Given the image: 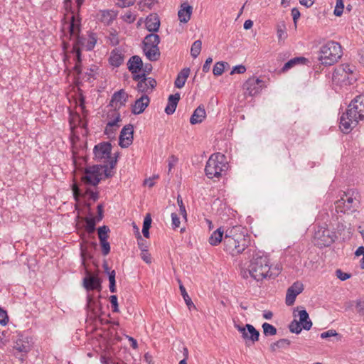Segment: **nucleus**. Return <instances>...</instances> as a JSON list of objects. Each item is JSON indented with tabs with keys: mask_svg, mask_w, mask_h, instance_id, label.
<instances>
[{
	"mask_svg": "<svg viewBox=\"0 0 364 364\" xmlns=\"http://www.w3.org/2000/svg\"><path fill=\"white\" fill-rule=\"evenodd\" d=\"M121 120V118H120V114H118L117 116L116 117V118L112 120V121H110L107 124L108 125V129H109L110 127H112V128H114L115 127H119V126L118 125V122Z\"/></svg>",
	"mask_w": 364,
	"mask_h": 364,
	"instance_id": "58",
	"label": "nucleus"
},
{
	"mask_svg": "<svg viewBox=\"0 0 364 364\" xmlns=\"http://www.w3.org/2000/svg\"><path fill=\"white\" fill-rule=\"evenodd\" d=\"M314 237L319 241V245L328 247L335 241L336 235L328 228L319 227L315 232Z\"/></svg>",
	"mask_w": 364,
	"mask_h": 364,
	"instance_id": "12",
	"label": "nucleus"
},
{
	"mask_svg": "<svg viewBox=\"0 0 364 364\" xmlns=\"http://www.w3.org/2000/svg\"><path fill=\"white\" fill-rule=\"evenodd\" d=\"M355 307L358 314L364 315V300H358Z\"/></svg>",
	"mask_w": 364,
	"mask_h": 364,
	"instance_id": "55",
	"label": "nucleus"
},
{
	"mask_svg": "<svg viewBox=\"0 0 364 364\" xmlns=\"http://www.w3.org/2000/svg\"><path fill=\"white\" fill-rule=\"evenodd\" d=\"M109 232V229L107 226L103 225L98 228V237L99 240L102 239H107L108 235L107 233Z\"/></svg>",
	"mask_w": 364,
	"mask_h": 364,
	"instance_id": "46",
	"label": "nucleus"
},
{
	"mask_svg": "<svg viewBox=\"0 0 364 364\" xmlns=\"http://www.w3.org/2000/svg\"><path fill=\"white\" fill-rule=\"evenodd\" d=\"M141 258L147 264H150L151 262V255L147 250L141 252Z\"/></svg>",
	"mask_w": 364,
	"mask_h": 364,
	"instance_id": "59",
	"label": "nucleus"
},
{
	"mask_svg": "<svg viewBox=\"0 0 364 364\" xmlns=\"http://www.w3.org/2000/svg\"><path fill=\"white\" fill-rule=\"evenodd\" d=\"M127 98L128 95L123 90H120L113 94L109 105L114 109L120 108L125 105Z\"/></svg>",
	"mask_w": 364,
	"mask_h": 364,
	"instance_id": "18",
	"label": "nucleus"
},
{
	"mask_svg": "<svg viewBox=\"0 0 364 364\" xmlns=\"http://www.w3.org/2000/svg\"><path fill=\"white\" fill-rule=\"evenodd\" d=\"M363 119L364 95H360L350 102L346 112L341 115L340 129L343 133L348 134Z\"/></svg>",
	"mask_w": 364,
	"mask_h": 364,
	"instance_id": "2",
	"label": "nucleus"
},
{
	"mask_svg": "<svg viewBox=\"0 0 364 364\" xmlns=\"http://www.w3.org/2000/svg\"><path fill=\"white\" fill-rule=\"evenodd\" d=\"M269 261L267 256L259 253L253 255L248 266L250 276L257 281L262 280L269 276Z\"/></svg>",
	"mask_w": 364,
	"mask_h": 364,
	"instance_id": "4",
	"label": "nucleus"
},
{
	"mask_svg": "<svg viewBox=\"0 0 364 364\" xmlns=\"http://www.w3.org/2000/svg\"><path fill=\"white\" fill-rule=\"evenodd\" d=\"M73 192L75 200L77 201L79 200V197L80 196V191L76 184L73 186Z\"/></svg>",
	"mask_w": 364,
	"mask_h": 364,
	"instance_id": "61",
	"label": "nucleus"
},
{
	"mask_svg": "<svg viewBox=\"0 0 364 364\" xmlns=\"http://www.w3.org/2000/svg\"><path fill=\"white\" fill-rule=\"evenodd\" d=\"M112 145L109 142H101L95 146L93 149L94 159L101 161L110 158Z\"/></svg>",
	"mask_w": 364,
	"mask_h": 364,
	"instance_id": "14",
	"label": "nucleus"
},
{
	"mask_svg": "<svg viewBox=\"0 0 364 364\" xmlns=\"http://www.w3.org/2000/svg\"><path fill=\"white\" fill-rule=\"evenodd\" d=\"M133 80L138 81V92L147 95L153 92L157 84L154 78L145 77V73L134 75Z\"/></svg>",
	"mask_w": 364,
	"mask_h": 364,
	"instance_id": "10",
	"label": "nucleus"
},
{
	"mask_svg": "<svg viewBox=\"0 0 364 364\" xmlns=\"http://www.w3.org/2000/svg\"><path fill=\"white\" fill-rule=\"evenodd\" d=\"M97 43V38L94 33H91L89 35V38L87 39V42L85 44V48L87 50H92L95 44Z\"/></svg>",
	"mask_w": 364,
	"mask_h": 364,
	"instance_id": "43",
	"label": "nucleus"
},
{
	"mask_svg": "<svg viewBox=\"0 0 364 364\" xmlns=\"http://www.w3.org/2000/svg\"><path fill=\"white\" fill-rule=\"evenodd\" d=\"M358 193L354 190L343 192L341 198L336 203V210L338 213H346L355 207L358 200L356 198Z\"/></svg>",
	"mask_w": 364,
	"mask_h": 364,
	"instance_id": "7",
	"label": "nucleus"
},
{
	"mask_svg": "<svg viewBox=\"0 0 364 364\" xmlns=\"http://www.w3.org/2000/svg\"><path fill=\"white\" fill-rule=\"evenodd\" d=\"M97 215L95 218L97 220V222H100L103 218V205L99 204L97 207Z\"/></svg>",
	"mask_w": 364,
	"mask_h": 364,
	"instance_id": "57",
	"label": "nucleus"
},
{
	"mask_svg": "<svg viewBox=\"0 0 364 364\" xmlns=\"http://www.w3.org/2000/svg\"><path fill=\"white\" fill-rule=\"evenodd\" d=\"M151 224V218L149 213L146 214L144 218L143 223V228L142 229H149Z\"/></svg>",
	"mask_w": 364,
	"mask_h": 364,
	"instance_id": "56",
	"label": "nucleus"
},
{
	"mask_svg": "<svg viewBox=\"0 0 364 364\" xmlns=\"http://www.w3.org/2000/svg\"><path fill=\"white\" fill-rule=\"evenodd\" d=\"M102 247V252L103 255H107L110 252V245L107 242V239H102L100 240Z\"/></svg>",
	"mask_w": 364,
	"mask_h": 364,
	"instance_id": "45",
	"label": "nucleus"
},
{
	"mask_svg": "<svg viewBox=\"0 0 364 364\" xmlns=\"http://www.w3.org/2000/svg\"><path fill=\"white\" fill-rule=\"evenodd\" d=\"M223 234L224 231L220 227L215 230L209 237V243L213 246H216L220 244L222 241L223 242Z\"/></svg>",
	"mask_w": 364,
	"mask_h": 364,
	"instance_id": "29",
	"label": "nucleus"
},
{
	"mask_svg": "<svg viewBox=\"0 0 364 364\" xmlns=\"http://www.w3.org/2000/svg\"><path fill=\"white\" fill-rule=\"evenodd\" d=\"M228 168L226 156L220 153H215L209 157L205 167V172L208 178L219 179L226 174Z\"/></svg>",
	"mask_w": 364,
	"mask_h": 364,
	"instance_id": "3",
	"label": "nucleus"
},
{
	"mask_svg": "<svg viewBox=\"0 0 364 364\" xmlns=\"http://www.w3.org/2000/svg\"><path fill=\"white\" fill-rule=\"evenodd\" d=\"M212 62H213L212 58L209 57L206 59V60L203 66V71L204 73H208L210 70V65Z\"/></svg>",
	"mask_w": 364,
	"mask_h": 364,
	"instance_id": "62",
	"label": "nucleus"
},
{
	"mask_svg": "<svg viewBox=\"0 0 364 364\" xmlns=\"http://www.w3.org/2000/svg\"><path fill=\"white\" fill-rule=\"evenodd\" d=\"M352 74L353 70L349 65H342L335 68L332 80L336 84H352V81L354 80L352 77Z\"/></svg>",
	"mask_w": 364,
	"mask_h": 364,
	"instance_id": "9",
	"label": "nucleus"
},
{
	"mask_svg": "<svg viewBox=\"0 0 364 364\" xmlns=\"http://www.w3.org/2000/svg\"><path fill=\"white\" fill-rule=\"evenodd\" d=\"M150 102V99L147 95H143L141 97L137 99L132 107V112L134 114H139L142 113L148 107Z\"/></svg>",
	"mask_w": 364,
	"mask_h": 364,
	"instance_id": "20",
	"label": "nucleus"
},
{
	"mask_svg": "<svg viewBox=\"0 0 364 364\" xmlns=\"http://www.w3.org/2000/svg\"><path fill=\"white\" fill-rule=\"evenodd\" d=\"M178 282L180 284L179 289H180L181 295L186 302V304L187 305V306L188 307L189 309H191V307L195 308L196 306H195L194 304L193 303L191 299L188 296L184 286L181 283L180 280H178Z\"/></svg>",
	"mask_w": 364,
	"mask_h": 364,
	"instance_id": "33",
	"label": "nucleus"
},
{
	"mask_svg": "<svg viewBox=\"0 0 364 364\" xmlns=\"http://www.w3.org/2000/svg\"><path fill=\"white\" fill-rule=\"evenodd\" d=\"M338 334L336 330L330 329L327 331L321 333L320 336L321 338L325 339L329 337L337 336Z\"/></svg>",
	"mask_w": 364,
	"mask_h": 364,
	"instance_id": "50",
	"label": "nucleus"
},
{
	"mask_svg": "<svg viewBox=\"0 0 364 364\" xmlns=\"http://www.w3.org/2000/svg\"><path fill=\"white\" fill-rule=\"evenodd\" d=\"M206 113L203 106H198L193 112L190 119L191 124H198L203 122L205 118Z\"/></svg>",
	"mask_w": 364,
	"mask_h": 364,
	"instance_id": "25",
	"label": "nucleus"
},
{
	"mask_svg": "<svg viewBox=\"0 0 364 364\" xmlns=\"http://www.w3.org/2000/svg\"><path fill=\"white\" fill-rule=\"evenodd\" d=\"M109 61L112 66L119 67L124 61V55L117 49L113 50L111 52Z\"/></svg>",
	"mask_w": 364,
	"mask_h": 364,
	"instance_id": "27",
	"label": "nucleus"
},
{
	"mask_svg": "<svg viewBox=\"0 0 364 364\" xmlns=\"http://www.w3.org/2000/svg\"><path fill=\"white\" fill-rule=\"evenodd\" d=\"M307 61H308V60L304 57L294 58L291 59L290 60H289L288 62H287L284 65L283 68H282V72H283V73L287 72V70H289V69H291V68L295 66L296 65L300 64V63L304 64Z\"/></svg>",
	"mask_w": 364,
	"mask_h": 364,
	"instance_id": "31",
	"label": "nucleus"
},
{
	"mask_svg": "<svg viewBox=\"0 0 364 364\" xmlns=\"http://www.w3.org/2000/svg\"><path fill=\"white\" fill-rule=\"evenodd\" d=\"M202 47V42L200 40H197L193 42L191 48V55L193 58H196L200 53Z\"/></svg>",
	"mask_w": 364,
	"mask_h": 364,
	"instance_id": "36",
	"label": "nucleus"
},
{
	"mask_svg": "<svg viewBox=\"0 0 364 364\" xmlns=\"http://www.w3.org/2000/svg\"><path fill=\"white\" fill-rule=\"evenodd\" d=\"M146 29L151 32H156L160 26V20L156 14L148 16L145 21Z\"/></svg>",
	"mask_w": 364,
	"mask_h": 364,
	"instance_id": "22",
	"label": "nucleus"
},
{
	"mask_svg": "<svg viewBox=\"0 0 364 364\" xmlns=\"http://www.w3.org/2000/svg\"><path fill=\"white\" fill-rule=\"evenodd\" d=\"M277 34L279 42L284 41L287 38V33L286 31V26L284 23L277 25Z\"/></svg>",
	"mask_w": 364,
	"mask_h": 364,
	"instance_id": "37",
	"label": "nucleus"
},
{
	"mask_svg": "<svg viewBox=\"0 0 364 364\" xmlns=\"http://www.w3.org/2000/svg\"><path fill=\"white\" fill-rule=\"evenodd\" d=\"M108 277H109V291L112 293H114L117 291L116 289V281H115V277H116V272L115 270H112L110 272H108Z\"/></svg>",
	"mask_w": 364,
	"mask_h": 364,
	"instance_id": "39",
	"label": "nucleus"
},
{
	"mask_svg": "<svg viewBox=\"0 0 364 364\" xmlns=\"http://www.w3.org/2000/svg\"><path fill=\"white\" fill-rule=\"evenodd\" d=\"M263 332L266 336H274L277 333V328L268 323L262 324Z\"/></svg>",
	"mask_w": 364,
	"mask_h": 364,
	"instance_id": "40",
	"label": "nucleus"
},
{
	"mask_svg": "<svg viewBox=\"0 0 364 364\" xmlns=\"http://www.w3.org/2000/svg\"><path fill=\"white\" fill-rule=\"evenodd\" d=\"M336 274L337 277L341 281H345L351 277L350 274L343 272L341 269H337Z\"/></svg>",
	"mask_w": 364,
	"mask_h": 364,
	"instance_id": "52",
	"label": "nucleus"
},
{
	"mask_svg": "<svg viewBox=\"0 0 364 364\" xmlns=\"http://www.w3.org/2000/svg\"><path fill=\"white\" fill-rule=\"evenodd\" d=\"M180 94L175 93L174 95H169L168 98V104L165 108V112L167 114H172L176 111L178 102L180 100Z\"/></svg>",
	"mask_w": 364,
	"mask_h": 364,
	"instance_id": "23",
	"label": "nucleus"
},
{
	"mask_svg": "<svg viewBox=\"0 0 364 364\" xmlns=\"http://www.w3.org/2000/svg\"><path fill=\"white\" fill-rule=\"evenodd\" d=\"M128 69L133 74L138 73L143 68V63L141 58L138 55H134L128 61Z\"/></svg>",
	"mask_w": 364,
	"mask_h": 364,
	"instance_id": "24",
	"label": "nucleus"
},
{
	"mask_svg": "<svg viewBox=\"0 0 364 364\" xmlns=\"http://www.w3.org/2000/svg\"><path fill=\"white\" fill-rule=\"evenodd\" d=\"M114 16L112 11H102L100 19L102 22L106 24H109L114 19Z\"/></svg>",
	"mask_w": 364,
	"mask_h": 364,
	"instance_id": "34",
	"label": "nucleus"
},
{
	"mask_svg": "<svg viewBox=\"0 0 364 364\" xmlns=\"http://www.w3.org/2000/svg\"><path fill=\"white\" fill-rule=\"evenodd\" d=\"M74 16L72 17V21L69 25V32L70 39L74 38L73 52L75 53V63H82L81 50L80 45H84L85 38L79 36L80 26L74 22Z\"/></svg>",
	"mask_w": 364,
	"mask_h": 364,
	"instance_id": "8",
	"label": "nucleus"
},
{
	"mask_svg": "<svg viewBox=\"0 0 364 364\" xmlns=\"http://www.w3.org/2000/svg\"><path fill=\"white\" fill-rule=\"evenodd\" d=\"M250 243V236L242 226H234L226 230L223 238V250L232 257L242 253Z\"/></svg>",
	"mask_w": 364,
	"mask_h": 364,
	"instance_id": "1",
	"label": "nucleus"
},
{
	"mask_svg": "<svg viewBox=\"0 0 364 364\" xmlns=\"http://www.w3.org/2000/svg\"><path fill=\"white\" fill-rule=\"evenodd\" d=\"M289 328L291 333L299 334L303 328L301 323L298 321L294 319L290 323Z\"/></svg>",
	"mask_w": 364,
	"mask_h": 364,
	"instance_id": "41",
	"label": "nucleus"
},
{
	"mask_svg": "<svg viewBox=\"0 0 364 364\" xmlns=\"http://www.w3.org/2000/svg\"><path fill=\"white\" fill-rule=\"evenodd\" d=\"M86 222L85 229L88 233H92L95 230L97 220L95 218H85Z\"/></svg>",
	"mask_w": 364,
	"mask_h": 364,
	"instance_id": "38",
	"label": "nucleus"
},
{
	"mask_svg": "<svg viewBox=\"0 0 364 364\" xmlns=\"http://www.w3.org/2000/svg\"><path fill=\"white\" fill-rule=\"evenodd\" d=\"M291 344V341L287 338L279 339L277 342L272 343L270 345V350L272 352H275L277 349L279 348H287Z\"/></svg>",
	"mask_w": 364,
	"mask_h": 364,
	"instance_id": "32",
	"label": "nucleus"
},
{
	"mask_svg": "<svg viewBox=\"0 0 364 364\" xmlns=\"http://www.w3.org/2000/svg\"><path fill=\"white\" fill-rule=\"evenodd\" d=\"M318 60L325 65H332L342 56L341 45L335 41H328L320 48Z\"/></svg>",
	"mask_w": 364,
	"mask_h": 364,
	"instance_id": "5",
	"label": "nucleus"
},
{
	"mask_svg": "<svg viewBox=\"0 0 364 364\" xmlns=\"http://www.w3.org/2000/svg\"><path fill=\"white\" fill-rule=\"evenodd\" d=\"M192 12L193 7L191 6L186 2L181 4L178 11L179 21L183 23H188L191 19Z\"/></svg>",
	"mask_w": 364,
	"mask_h": 364,
	"instance_id": "21",
	"label": "nucleus"
},
{
	"mask_svg": "<svg viewBox=\"0 0 364 364\" xmlns=\"http://www.w3.org/2000/svg\"><path fill=\"white\" fill-rule=\"evenodd\" d=\"M304 290V285L300 282H294L287 289L286 294V304L291 306L294 304L296 296Z\"/></svg>",
	"mask_w": 364,
	"mask_h": 364,
	"instance_id": "16",
	"label": "nucleus"
},
{
	"mask_svg": "<svg viewBox=\"0 0 364 364\" xmlns=\"http://www.w3.org/2000/svg\"><path fill=\"white\" fill-rule=\"evenodd\" d=\"M109 301L112 305V311L116 313L119 312L117 296L116 295H112L109 297Z\"/></svg>",
	"mask_w": 364,
	"mask_h": 364,
	"instance_id": "48",
	"label": "nucleus"
},
{
	"mask_svg": "<svg viewBox=\"0 0 364 364\" xmlns=\"http://www.w3.org/2000/svg\"><path fill=\"white\" fill-rule=\"evenodd\" d=\"M178 162V158L174 155H171L168 159V172L171 171L172 168H173Z\"/></svg>",
	"mask_w": 364,
	"mask_h": 364,
	"instance_id": "53",
	"label": "nucleus"
},
{
	"mask_svg": "<svg viewBox=\"0 0 364 364\" xmlns=\"http://www.w3.org/2000/svg\"><path fill=\"white\" fill-rule=\"evenodd\" d=\"M95 304L92 296L91 295H88L87 297V306L90 310L93 311V305Z\"/></svg>",
	"mask_w": 364,
	"mask_h": 364,
	"instance_id": "64",
	"label": "nucleus"
},
{
	"mask_svg": "<svg viewBox=\"0 0 364 364\" xmlns=\"http://www.w3.org/2000/svg\"><path fill=\"white\" fill-rule=\"evenodd\" d=\"M102 165H95L87 168L82 181L85 184L97 186L102 180Z\"/></svg>",
	"mask_w": 364,
	"mask_h": 364,
	"instance_id": "11",
	"label": "nucleus"
},
{
	"mask_svg": "<svg viewBox=\"0 0 364 364\" xmlns=\"http://www.w3.org/2000/svg\"><path fill=\"white\" fill-rule=\"evenodd\" d=\"M190 69L188 68L182 69L178 74L177 77L174 82L175 87L177 88H182L190 74Z\"/></svg>",
	"mask_w": 364,
	"mask_h": 364,
	"instance_id": "28",
	"label": "nucleus"
},
{
	"mask_svg": "<svg viewBox=\"0 0 364 364\" xmlns=\"http://www.w3.org/2000/svg\"><path fill=\"white\" fill-rule=\"evenodd\" d=\"M137 242L139 248L141 250V252H144L148 250V244L146 240H144L141 235H140L139 229H137Z\"/></svg>",
	"mask_w": 364,
	"mask_h": 364,
	"instance_id": "42",
	"label": "nucleus"
},
{
	"mask_svg": "<svg viewBox=\"0 0 364 364\" xmlns=\"http://www.w3.org/2000/svg\"><path fill=\"white\" fill-rule=\"evenodd\" d=\"M86 193L89 195V198L92 199L93 201H96L99 198L98 192H93L90 190H87Z\"/></svg>",
	"mask_w": 364,
	"mask_h": 364,
	"instance_id": "63",
	"label": "nucleus"
},
{
	"mask_svg": "<svg viewBox=\"0 0 364 364\" xmlns=\"http://www.w3.org/2000/svg\"><path fill=\"white\" fill-rule=\"evenodd\" d=\"M225 65L228 66L229 65L228 63L223 62V61L217 62L214 65L213 69V73L214 75H215V76L221 75L224 72Z\"/></svg>",
	"mask_w": 364,
	"mask_h": 364,
	"instance_id": "35",
	"label": "nucleus"
},
{
	"mask_svg": "<svg viewBox=\"0 0 364 364\" xmlns=\"http://www.w3.org/2000/svg\"><path fill=\"white\" fill-rule=\"evenodd\" d=\"M87 275L83 279L84 287L87 290L101 289V281L96 275L87 272Z\"/></svg>",
	"mask_w": 364,
	"mask_h": 364,
	"instance_id": "19",
	"label": "nucleus"
},
{
	"mask_svg": "<svg viewBox=\"0 0 364 364\" xmlns=\"http://www.w3.org/2000/svg\"><path fill=\"white\" fill-rule=\"evenodd\" d=\"M235 328L241 333L242 338L246 341H251L252 343L259 340V332L251 324H246L245 326L235 324Z\"/></svg>",
	"mask_w": 364,
	"mask_h": 364,
	"instance_id": "13",
	"label": "nucleus"
},
{
	"mask_svg": "<svg viewBox=\"0 0 364 364\" xmlns=\"http://www.w3.org/2000/svg\"><path fill=\"white\" fill-rule=\"evenodd\" d=\"M291 16H292V18H293L294 23L296 25V23H297V20L300 17V12L299 11V9H296V8H293L291 9Z\"/></svg>",
	"mask_w": 364,
	"mask_h": 364,
	"instance_id": "60",
	"label": "nucleus"
},
{
	"mask_svg": "<svg viewBox=\"0 0 364 364\" xmlns=\"http://www.w3.org/2000/svg\"><path fill=\"white\" fill-rule=\"evenodd\" d=\"M134 127L132 124L125 125L120 133L119 146L122 148L128 147L133 140Z\"/></svg>",
	"mask_w": 364,
	"mask_h": 364,
	"instance_id": "17",
	"label": "nucleus"
},
{
	"mask_svg": "<svg viewBox=\"0 0 364 364\" xmlns=\"http://www.w3.org/2000/svg\"><path fill=\"white\" fill-rule=\"evenodd\" d=\"M9 322V317L6 311L0 308V324L6 326Z\"/></svg>",
	"mask_w": 364,
	"mask_h": 364,
	"instance_id": "49",
	"label": "nucleus"
},
{
	"mask_svg": "<svg viewBox=\"0 0 364 364\" xmlns=\"http://www.w3.org/2000/svg\"><path fill=\"white\" fill-rule=\"evenodd\" d=\"M263 81L259 78L250 77L243 85V88L246 90L250 96L257 95L262 88Z\"/></svg>",
	"mask_w": 364,
	"mask_h": 364,
	"instance_id": "15",
	"label": "nucleus"
},
{
	"mask_svg": "<svg viewBox=\"0 0 364 364\" xmlns=\"http://www.w3.org/2000/svg\"><path fill=\"white\" fill-rule=\"evenodd\" d=\"M177 203H178V205L179 206V211H180V214L182 215L183 218L186 220L187 218V213H186V208H185V205L183 203V200H182V198L181 196H178L177 197Z\"/></svg>",
	"mask_w": 364,
	"mask_h": 364,
	"instance_id": "47",
	"label": "nucleus"
},
{
	"mask_svg": "<svg viewBox=\"0 0 364 364\" xmlns=\"http://www.w3.org/2000/svg\"><path fill=\"white\" fill-rule=\"evenodd\" d=\"M246 71V68L245 65H236L233 68L232 70L231 71L230 74L232 75L234 73H238V74H242Z\"/></svg>",
	"mask_w": 364,
	"mask_h": 364,
	"instance_id": "54",
	"label": "nucleus"
},
{
	"mask_svg": "<svg viewBox=\"0 0 364 364\" xmlns=\"http://www.w3.org/2000/svg\"><path fill=\"white\" fill-rule=\"evenodd\" d=\"M159 42V36L156 33L147 35L143 41V50L146 58L151 61H156L160 57V51L158 47Z\"/></svg>",
	"mask_w": 364,
	"mask_h": 364,
	"instance_id": "6",
	"label": "nucleus"
},
{
	"mask_svg": "<svg viewBox=\"0 0 364 364\" xmlns=\"http://www.w3.org/2000/svg\"><path fill=\"white\" fill-rule=\"evenodd\" d=\"M172 227L173 229L178 228L180 226V219L176 213H171Z\"/></svg>",
	"mask_w": 364,
	"mask_h": 364,
	"instance_id": "51",
	"label": "nucleus"
},
{
	"mask_svg": "<svg viewBox=\"0 0 364 364\" xmlns=\"http://www.w3.org/2000/svg\"><path fill=\"white\" fill-rule=\"evenodd\" d=\"M344 9L343 0H337L333 14L336 16H341L343 14Z\"/></svg>",
	"mask_w": 364,
	"mask_h": 364,
	"instance_id": "44",
	"label": "nucleus"
},
{
	"mask_svg": "<svg viewBox=\"0 0 364 364\" xmlns=\"http://www.w3.org/2000/svg\"><path fill=\"white\" fill-rule=\"evenodd\" d=\"M14 348L18 352L27 353L31 349V344L27 338H18L14 346Z\"/></svg>",
	"mask_w": 364,
	"mask_h": 364,
	"instance_id": "30",
	"label": "nucleus"
},
{
	"mask_svg": "<svg viewBox=\"0 0 364 364\" xmlns=\"http://www.w3.org/2000/svg\"><path fill=\"white\" fill-rule=\"evenodd\" d=\"M298 316L299 317V322L302 326V328L306 331L310 330L312 326V322L309 319L308 312L305 309L299 311Z\"/></svg>",
	"mask_w": 364,
	"mask_h": 364,
	"instance_id": "26",
	"label": "nucleus"
}]
</instances>
